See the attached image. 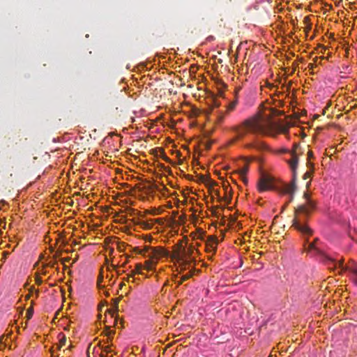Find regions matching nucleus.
Listing matches in <instances>:
<instances>
[{"label": "nucleus", "instance_id": "nucleus-1", "mask_svg": "<svg viewBox=\"0 0 357 357\" xmlns=\"http://www.w3.org/2000/svg\"><path fill=\"white\" fill-rule=\"evenodd\" d=\"M280 112L271 109L270 113L264 115L257 114L245 120L241 124L232 128V130L236 136L231 141L234 143L236 141L244 137L248 132L253 134L270 135L273 131L287 133L289 126L278 123L271 119L272 115H278Z\"/></svg>", "mask_w": 357, "mask_h": 357}, {"label": "nucleus", "instance_id": "nucleus-2", "mask_svg": "<svg viewBox=\"0 0 357 357\" xmlns=\"http://www.w3.org/2000/svg\"><path fill=\"white\" fill-rule=\"evenodd\" d=\"M303 199L305 202L295 208L292 226L303 235L310 236L313 234V231L305 222L310 213L315 209L316 202L307 192L304 193Z\"/></svg>", "mask_w": 357, "mask_h": 357}, {"label": "nucleus", "instance_id": "nucleus-3", "mask_svg": "<svg viewBox=\"0 0 357 357\" xmlns=\"http://www.w3.org/2000/svg\"><path fill=\"white\" fill-rule=\"evenodd\" d=\"M195 252L197 253V250L193 246L183 248L180 245L172 253L169 252V255L163 257V258H170L172 260L181 263L182 266L185 267L195 261L194 254Z\"/></svg>", "mask_w": 357, "mask_h": 357}, {"label": "nucleus", "instance_id": "nucleus-4", "mask_svg": "<svg viewBox=\"0 0 357 357\" xmlns=\"http://www.w3.org/2000/svg\"><path fill=\"white\" fill-rule=\"evenodd\" d=\"M135 252L144 257L151 256L153 259H162L169 255V251L162 247L145 246L144 248H135Z\"/></svg>", "mask_w": 357, "mask_h": 357}, {"label": "nucleus", "instance_id": "nucleus-5", "mask_svg": "<svg viewBox=\"0 0 357 357\" xmlns=\"http://www.w3.org/2000/svg\"><path fill=\"white\" fill-rule=\"evenodd\" d=\"M298 159L296 155L292 156L291 160L289 161V165L292 171V180L291 183L288 185H286L284 188V192L289 194L290 195V202L294 199V193L296 190V168L298 165Z\"/></svg>", "mask_w": 357, "mask_h": 357}, {"label": "nucleus", "instance_id": "nucleus-6", "mask_svg": "<svg viewBox=\"0 0 357 357\" xmlns=\"http://www.w3.org/2000/svg\"><path fill=\"white\" fill-rule=\"evenodd\" d=\"M326 263L328 266L333 265L334 268H336L338 266L341 272L346 271L351 272L352 269H356L357 268V264L353 261H350L348 265L344 266L343 259L337 261L329 257H326Z\"/></svg>", "mask_w": 357, "mask_h": 357}, {"label": "nucleus", "instance_id": "nucleus-7", "mask_svg": "<svg viewBox=\"0 0 357 357\" xmlns=\"http://www.w3.org/2000/svg\"><path fill=\"white\" fill-rule=\"evenodd\" d=\"M273 188V178L271 176L262 173L258 181V190L259 192L271 190Z\"/></svg>", "mask_w": 357, "mask_h": 357}, {"label": "nucleus", "instance_id": "nucleus-8", "mask_svg": "<svg viewBox=\"0 0 357 357\" xmlns=\"http://www.w3.org/2000/svg\"><path fill=\"white\" fill-rule=\"evenodd\" d=\"M27 137L23 132H18L15 134L13 137H8L7 142V146H10L11 144H24Z\"/></svg>", "mask_w": 357, "mask_h": 357}, {"label": "nucleus", "instance_id": "nucleus-9", "mask_svg": "<svg viewBox=\"0 0 357 357\" xmlns=\"http://www.w3.org/2000/svg\"><path fill=\"white\" fill-rule=\"evenodd\" d=\"M218 242L215 236H209L206 243V251L214 254L216 251Z\"/></svg>", "mask_w": 357, "mask_h": 357}, {"label": "nucleus", "instance_id": "nucleus-10", "mask_svg": "<svg viewBox=\"0 0 357 357\" xmlns=\"http://www.w3.org/2000/svg\"><path fill=\"white\" fill-rule=\"evenodd\" d=\"M149 259L144 263V268L148 271L153 270L160 259H153L151 256H146Z\"/></svg>", "mask_w": 357, "mask_h": 357}, {"label": "nucleus", "instance_id": "nucleus-11", "mask_svg": "<svg viewBox=\"0 0 357 357\" xmlns=\"http://www.w3.org/2000/svg\"><path fill=\"white\" fill-rule=\"evenodd\" d=\"M318 241V238H315L312 243H309L307 248H305L306 251L314 250L317 253L321 254V250L316 246V243Z\"/></svg>", "mask_w": 357, "mask_h": 357}, {"label": "nucleus", "instance_id": "nucleus-12", "mask_svg": "<svg viewBox=\"0 0 357 357\" xmlns=\"http://www.w3.org/2000/svg\"><path fill=\"white\" fill-rule=\"evenodd\" d=\"M120 299V297L112 299L114 310H108V312L112 314V317H114V314L119 310V303Z\"/></svg>", "mask_w": 357, "mask_h": 357}, {"label": "nucleus", "instance_id": "nucleus-13", "mask_svg": "<svg viewBox=\"0 0 357 357\" xmlns=\"http://www.w3.org/2000/svg\"><path fill=\"white\" fill-rule=\"evenodd\" d=\"M248 148H255L258 149H265L266 146L263 142H259L257 144H248L246 146Z\"/></svg>", "mask_w": 357, "mask_h": 357}, {"label": "nucleus", "instance_id": "nucleus-14", "mask_svg": "<svg viewBox=\"0 0 357 357\" xmlns=\"http://www.w3.org/2000/svg\"><path fill=\"white\" fill-rule=\"evenodd\" d=\"M142 267L143 266L142 264H137L135 266V269L132 272V274L128 277L127 280L129 281V278H132L133 275L136 273L142 274L140 271L142 270Z\"/></svg>", "mask_w": 357, "mask_h": 357}, {"label": "nucleus", "instance_id": "nucleus-15", "mask_svg": "<svg viewBox=\"0 0 357 357\" xmlns=\"http://www.w3.org/2000/svg\"><path fill=\"white\" fill-rule=\"evenodd\" d=\"M58 337L59 339V349H60L63 346H64L66 343V337L65 335L62 333H60L58 335Z\"/></svg>", "mask_w": 357, "mask_h": 357}, {"label": "nucleus", "instance_id": "nucleus-16", "mask_svg": "<svg viewBox=\"0 0 357 357\" xmlns=\"http://www.w3.org/2000/svg\"><path fill=\"white\" fill-rule=\"evenodd\" d=\"M192 276V273L190 272L186 273L185 275H183V276L181 277L180 280L177 282L178 285H181L183 282L190 279Z\"/></svg>", "mask_w": 357, "mask_h": 357}, {"label": "nucleus", "instance_id": "nucleus-17", "mask_svg": "<svg viewBox=\"0 0 357 357\" xmlns=\"http://www.w3.org/2000/svg\"><path fill=\"white\" fill-rule=\"evenodd\" d=\"M114 333L115 331L110 330L109 326L105 328V335L108 337L107 342L111 340V338Z\"/></svg>", "mask_w": 357, "mask_h": 357}, {"label": "nucleus", "instance_id": "nucleus-18", "mask_svg": "<svg viewBox=\"0 0 357 357\" xmlns=\"http://www.w3.org/2000/svg\"><path fill=\"white\" fill-rule=\"evenodd\" d=\"M237 100H233L232 102H231L227 106V111L229 112V111H232L236 106L237 105Z\"/></svg>", "mask_w": 357, "mask_h": 357}, {"label": "nucleus", "instance_id": "nucleus-19", "mask_svg": "<svg viewBox=\"0 0 357 357\" xmlns=\"http://www.w3.org/2000/svg\"><path fill=\"white\" fill-rule=\"evenodd\" d=\"M98 345H99V347H100L102 348V352H104L105 354V356L112 352L110 346L102 347V346H101L100 342L99 343Z\"/></svg>", "mask_w": 357, "mask_h": 357}, {"label": "nucleus", "instance_id": "nucleus-20", "mask_svg": "<svg viewBox=\"0 0 357 357\" xmlns=\"http://www.w3.org/2000/svg\"><path fill=\"white\" fill-rule=\"evenodd\" d=\"M248 165H245L243 168H241V169H239V174L241 176H245L248 172Z\"/></svg>", "mask_w": 357, "mask_h": 357}, {"label": "nucleus", "instance_id": "nucleus-21", "mask_svg": "<svg viewBox=\"0 0 357 357\" xmlns=\"http://www.w3.org/2000/svg\"><path fill=\"white\" fill-rule=\"evenodd\" d=\"M33 306H31L30 307L28 308L27 312H26L27 319H31L33 316Z\"/></svg>", "mask_w": 357, "mask_h": 357}, {"label": "nucleus", "instance_id": "nucleus-22", "mask_svg": "<svg viewBox=\"0 0 357 357\" xmlns=\"http://www.w3.org/2000/svg\"><path fill=\"white\" fill-rule=\"evenodd\" d=\"M312 174V171H307L303 176V178L304 180H306V179H308L311 177Z\"/></svg>", "mask_w": 357, "mask_h": 357}, {"label": "nucleus", "instance_id": "nucleus-23", "mask_svg": "<svg viewBox=\"0 0 357 357\" xmlns=\"http://www.w3.org/2000/svg\"><path fill=\"white\" fill-rule=\"evenodd\" d=\"M35 280H36V283L38 284V285H40L42 283H43V280L42 278L39 276L38 274H36V278H35Z\"/></svg>", "mask_w": 357, "mask_h": 357}, {"label": "nucleus", "instance_id": "nucleus-24", "mask_svg": "<svg viewBox=\"0 0 357 357\" xmlns=\"http://www.w3.org/2000/svg\"><path fill=\"white\" fill-rule=\"evenodd\" d=\"M45 267L46 266H44L41 270L40 271L39 273H38L37 274H41V275H46L47 274V271L45 270Z\"/></svg>", "mask_w": 357, "mask_h": 357}, {"label": "nucleus", "instance_id": "nucleus-25", "mask_svg": "<svg viewBox=\"0 0 357 357\" xmlns=\"http://www.w3.org/2000/svg\"><path fill=\"white\" fill-rule=\"evenodd\" d=\"M199 179L202 182L204 183H206L207 181H210L209 178H206L204 176H201Z\"/></svg>", "mask_w": 357, "mask_h": 357}, {"label": "nucleus", "instance_id": "nucleus-26", "mask_svg": "<svg viewBox=\"0 0 357 357\" xmlns=\"http://www.w3.org/2000/svg\"><path fill=\"white\" fill-rule=\"evenodd\" d=\"M33 290L36 291V296H38L39 291L38 289L36 290L33 287H31L30 291H32Z\"/></svg>", "mask_w": 357, "mask_h": 357}, {"label": "nucleus", "instance_id": "nucleus-27", "mask_svg": "<svg viewBox=\"0 0 357 357\" xmlns=\"http://www.w3.org/2000/svg\"><path fill=\"white\" fill-rule=\"evenodd\" d=\"M241 176V178L243 180V181L245 183H248V178H246L245 176Z\"/></svg>", "mask_w": 357, "mask_h": 357}, {"label": "nucleus", "instance_id": "nucleus-28", "mask_svg": "<svg viewBox=\"0 0 357 357\" xmlns=\"http://www.w3.org/2000/svg\"><path fill=\"white\" fill-rule=\"evenodd\" d=\"M351 273L357 278V268L356 269H352V271Z\"/></svg>", "mask_w": 357, "mask_h": 357}, {"label": "nucleus", "instance_id": "nucleus-29", "mask_svg": "<svg viewBox=\"0 0 357 357\" xmlns=\"http://www.w3.org/2000/svg\"><path fill=\"white\" fill-rule=\"evenodd\" d=\"M220 106V103L218 102L217 100H214V107H218Z\"/></svg>", "mask_w": 357, "mask_h": 357}, {"label": "nucleus", "instance_id": "nucleus-30", "mask_svg": "<svg viewBox=\"0 0 357 357\" xmlns=\"http://www.w3.org/2000/svg\"><path fill=\"white\" fill-rule=\"evenodd\" d=\"M54 264H55V262H52V263H50V264H47L45 266H51V267H54Z\"/></svg>", "mask_w": 357, "mask_h": 357}, {"label": "nucleus", "instance_id": "nucleus-31", "mask_svg": "<svg viewBox=\"0 0 357 357\" xmlns=\"http://www.w3.org/2000/svg\"><path fill=\"white\" fill-rule=\"evenodd\" d=\"M231 199V196H230V197H227V196L225 197V199H227V202H228V203H229V202H230Z\"/></svg>", "mask_w": 357, "mask_h": 357}, {"label": "nucleus", "instance_id": "nucleus-32", "mask_svg": "<svg viewBox=\"0 0 357 357\" xmlns=\"http://www.w3.org/2000/svg\"><path fill=\"white\" fill-rule=\"evenodd\" d=\"M312 155V151L308 152V157L310 158Z\"/></svg>", "mask_w": 357, "mask_h": 357}, {"label": "nucleus", "instance_id": "nucleus-33", "mask_svg": "<svg viewBox=\"0 0 357 357\" xmlns=\"http://www.w3.org/2000/svg\"><path fill=\"white\" fill-rule=\"evenodd\" d=\"M223 187H224V188H225V191L227 192V187H228V186H227V185H226L225 184H224V186H223Z\"/></svg>", "mask_w": 357, "mask_h": 357}, {"label": "nucleus", "instance_id": "nucleus-34", "mask_svg": "<svg viewBox=\"0 0 357 357\" xmlns=\"http://www.w3.org/2000/svg\"><path fill=\"white\" fill-rule=\"evenodd\" d=\"M124 285H125V284H124V283H121V284H120V288H122Z\"/></svg>", "mask_w": 357, "mask_h": 357}, {"label": "nucleus", "instance_id": "nucleus-35", "mask_svg": "<svg viewBox=\"0 0 357 357\" xmlns=\"http://www.w3.org/2000/svg\"><path fill=\"white\" fill-rule=\"evenodd\" d=\"M30 298V294H28L27 296H26V299H29Z\"/></svg>", "mask_w": 357, "mask_h": 357}, {"label": "nucleus", "instance_id": "nucleus-36", "mask_svg": "<svg viewBox=\"0 0 357 357\" xmlns=\"http://www.w3.org/2000/svg\"><path fill=\"white\" fill-rule=\"evenodd\" d=\"M209 181H210L211 183H213V185H215V182H213V181H211V180H210Z\"/></svg>", "mask_w": 357, "mask_h": 357}, {"label": "nucleus", "instance_id": "nucleus-37", "mask_svg": "<svg viewBox=\"0 0 357 357\" xmlns=\"http://www.w3.org/2000/svg\"><path fill=\"white\" fill-rule=\"evenodd\" d=\"M209 181H210L211 183H213V185H215V182H213V181H211V180H210Z\"/></svg>", "mask_w": 357, "mask_h": 357}, {"label": "nucleus", "instance_id": "nucleus-38", "mask_svg": "<svg viewBox=\"0 0 357 357\" xmlns=\"http://www.w3.org/2000/svg\"><path fill=\"white\" fill-rule=\"evenodd\" d=\"M354 282L356 284H357V280H354Z\"/></svg>", "mask_w": 357, "mask_h": 357}, {"label": "nucleus", "instance_id": "nucleus-39", "mask_svg": "<svg viewBox=\"0 0 357 357\" xmlns=\"http://www.w3.org/2000/svg\"><path fill=\"white\" fill-rule=\"evenodd\" d=\"M307 17H305V21H307Z\"/></svg>", "mask_w": 357, "mask_h": 357}, {"label": "nucleus", "instance_id": "nucleus-40", "mask_svg": "<svg viewBox=\"0 0 357 357\" xmlns=\"http://www.w3.org/2000/svg\"><path fill=\"white\" fill-rule=\"evenodd\" d=\"M117 273L119 275L121 274V271H117Z\"/></svg>", "mask_w": 357, "mask_h": 357}]
</instances>
